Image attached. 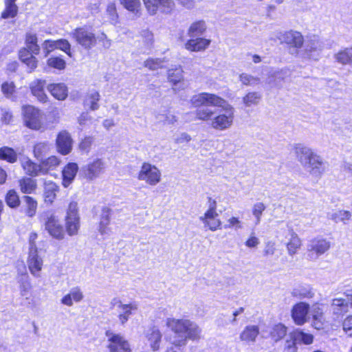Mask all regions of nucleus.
<instances>
[{
	"label": "nucleus",
	"mask_w": 352,
	"mask_h": 352,
	"mask_svg": "<svg viewBox=\"0 0 352 352\" xmlns=\"http://www.w3.org/2000/svg\"><path fill=\"white\" fill-rule=\"evenodd\" d=\"M287 333V327L283 324H277L274 326L272 331L271 336L276 341L282 339Z\"/></svg>",
	"instance_id": "obj_51"
},
{
	"label": "nucleus",
	"mask_w": 352,
	"mask_h": 352,
	"mask_svg": "<svg viewBox=\"0 0 352 352\" xmlns=\"http://www.w3.org/2000/svg\"><path fill=\"white\" fill-rule=\"evenodd\" d=\"M280 39L281 43H286L296 50L302 47L304 43V38L302 34L294 30L284 32Z\"/></svg>",
	"instance_id": "obj_17"
},
{
	"label": "nucleus",
	"mask_w": 352,
	"mask_h": 352,
	"mask_svg": "<svg viewBox=\"0 0 352 352\" xmlns=\"http://www.w3.org/2000/svg\"><path fill=\"white\" fill-rule=\"evenodd\" d=\"M322 48V42L317 36H314L307 43L305 54L309 58L316 60L318 59Z\"/></svg>",
	"instance_id": "obj_19"
},
{
	"label": "nucleus",
	"mask_w": 352,
	"mask_h": 352,
	"mask_svg": "<svg viewBox=\"0 0 352 352\" xmlns=\"http://www.w3.org/2000/svg\"><path fill=\"white\" fill-rule=\"evenodd\" d=\"M65 228L67 234L70 236H76L78 234L80 228V221L78 204L76 201H71L68 206L65 217Z\"/></svg>",
	"instance_id": "obj_4"
},
{
	"label": "nucleus",
	"mask_w": 352,
	"mask_h": 352,
	"mask_svg": "<svg viewBox=\"0 0 352 352\" xmlns=\"http://www.w3.org/2000/svg\"><path fill=\"white\" fill-rule=\"evenodd\" d=\"M47 89L52 96L58 100H65L68 96V88L62 82L50 84Z\"/></svg>",
	"instance_id": "obj_26"
},
{
	"label": "nucleus",
	"mask_w": 352,
	"mask_h": 352,
	"mask_svg": "<svg viewBox=\"0 0 352 352\" xmlns=\"http://www.w3.org/2000/svg\"><path fill=\"white\" fill-rule=\"evenodd\" d=\"M50 150V145L48 142H40L34 146V155L36 158L39 159L46 155Z\"/></svg>",
	"instance_id": "obj_45"
},
{
	"label": "nucleus",
	"mask_w": 352,
	"mask_h": 352,
	"mask_svg": "<svg viewBox=\"0 0 352 352\" xmlns=\"http://www.w3.org/2000/svg\"><path fill=\"white\" fill-rule=\"evenodd\" d=\"M94 138L92 136L85 137L79 144L80 149L86 153L89 152L94 142Z\"/></svg>",
	"instance_id": "obj_59"
},
{
	"label": "nucleus",
	"mask_w": 352,
	"mask_h": 352,
	"mask_svg": "<svg viewBox=\"0 0 352 352\" xmlns=\"http://www.w3.org/2000/svg\"><path fill=\"white\" fill-rule=\"evenodd\" d=\"M121 3L129 11L136 14L139 13L141 8L140 0H122Z\"/></svg>",
	"instance_id": "obj_52"
},
{
	"label": "nucleus",
	"mask_w": 352,
	"mask_h": 352,
	"mask_svg": "<svg viewBox=\"0 0 352 352\" xmlns=\"http://www.w3.org/2000/svg\"><path fill=\"white\" fill-rule=\"evenodd\" d=\"M106 336L107 346L110 352H131L129 342L121 334L107 331Z\"/></svg>",
	"instance_id": "obj_7"
},
{
	"label": "nucleus",
	"mask_w": 352,
	"mask_h": 352,
	"mask_svg": "<svg viewBox=\"0 0 352 352\" xmlns=\"http://www.w3.org/2000/svg\"><path fill=\"white\" fill-rule=\"evenodd\" d=\"M0 159L14 163L16 161L17 155L12 148L5 146L0 148Z\"/></svg>",
	"instance_id": "obj_48"
},
{
	"label": "nucleus",
	"mask_w": 352,
	"mask_h": 352,
	"mask_svg": "<svg viewBox=\"0 0 352 352\" xmlns=\"http://www.w3.org/2000/svg\"><path fill=\"white\" fill-rule=\"evenodd\" d=\"M1 91L6 98H10L15 92V85L13 82H5L1 85Z\"/></svg>",
	"instance_id": "obj_56"
},
{
	"label": "nucleus",
	"mask_w": 352,
	"mask_h": 352,
	"mask_svg": "<svg viewBox=\"0 0 352 352\" xmlns=\"http://www.w3.org/2000/svg\"><path fill=\"white\" fill-rule=\"evenodd\" d=\"M40 220L45 230L53 238L63 240L65 237L64 228L57 216L51 211H46L40 215Z\"/></svg>",
	"instance_id": "obj_2"
},
{
	"label": "nucleus",
	"mask_w": 352,
	"mask_h": 352,
	"mask_svg": "<svg viewBox=\"0 0 352 352\" xmlns=\"http://www.w3.org/2000/svg\"><path fill=\"white\" fill-rule=\"evenodd\" d=\"M84 298V295L81 289L78 287L72 288L69 293L63 296L61 299V303L68 307H72L74 302H79Z\"/></svg>",
	"instance_id": "obj_28"
},
{
	"label": "nucleus",
	"mask_w": 352,
	"mask_h": 352,
	"mask_svg": "<svg viewBox=\"0 0 352 352\" xmlns=\"http://www.w3.org/2000/svg\"><path fill=\"white\" fill-rule=\"evenodd\" d=\"M206 30V25L204 21H197L192 23L188 30L190 37H195L202 35Z\"/></svg>",
	"instance_id": "obj_39"
},
{
	"label": "nucleus",
	"mask_w": 352,
	"mask_h": 352,
	"mask_svg": "<svg viewBox=\"0 0 352 352\" xmlns=\"http://www.w3.org/2000/svg\"><path fill=\"white\" fill-rule=\"evenodd\" d=\"M276 251V243L274 241H267L263 249L264 256H273Z\"/></svg>",
	"instance_id": "obj_61"
},
{
	"label": "nucleus",
	"mask_w": 352,
	"mask_h": 352,
	"mask_svg": "<svg viewBox=\"0 0 352 352\" xmlns=\"http://www.w3.org/2000/svg\"><path fill=\"white\" fill-rule=\"evenodd\" d=\"M56 49H59L65 52L70 56V44L66 39H59L55 41Z\"/></svg>",
	"instance_id": "obj_60"
},
{
	"label": "nucleus",
	"mask_w": 352,
	"mask_h": 352,
	"mask_svg": "<svg viewBox=\"0 0 352 352\" xmlns=\"http://www.w3.org/2000/svg\"><path fill=\"white\" fill-rule=\"evenodd\" d=\"M330 247V241L323 238L317 237L309 242L307 251L311 256L318 257L328 251Z\"/></svg>",
	"instance_id": "obj_13"
},
{
	"label": "nucleus",
	"mask_w": 352,
	"mask_h": 352,
	"mask_svg": "<svg viewBox=\"0 0 352 352\" xmlns=\"http://www.w3.org/2000/svg\"><path fill=\"white\" fill-rule=\"evenodd\" d=\"M210 40L204 38L190 39L185 44L186 49L192 52H199L206 50L210 45Z\"/></svg>",
	"instance_id": "obj_30"
},
{
	"label": "nucleus",
	"mask_w": 352,
	"mask_h": 352,
	"mask_svg": "<svg viewBox=\"0 0 352 352\" xmlns=\"http://www.w3.org/2000/svg\"><path fill=\"white\" fill-rule=\"evenodd\" d=\"M23 116L25 125L32 130L44 129L43 113L38 109L32 105L23 107Z\"/></svg>",
	"instance_id": "obj_3"
},
{
	"label": "nucleus",
	"mask_w": 352,
	"mask_h": 352,
	"mask_svg": "<svg viewBox=\"0 0 352 352\" xmlns=\"http://www.w3.org/2000/svg\"><path fill=\"white\" fill-rule=\"evenodd\" d=\"M21 191L24 194H30L36 188V180L30 177H23L19 180Z\"/></svg>",
	"instance_id": "obj_37"
},
{
	"label": "nucleus",
	"mask_w": 352,
	"mask_h": 352,
	"mask_svg": "<svg viewBox=\"0 0 352 352\" xmlns=\"http://www.w3.org/2000/svg\"><path fill=\"white\" fill-rule=\"evenodd\" d=\"M78 170V166L76 163H68L62 170V184L65 188H67L74 180Z\"/></svg>",
	"instance_id": "obj_22"
},
{
	"label": "nucleus",
	"mask_w": 352,
	"mask_h": 352,
	"mask_svg": "<svg viewBox=\"0 0 352 352\" xmlns=\"http://www.w3.org/2000/svg\"><path fill=\"white\" fill-rule=\"evenodd\" d=\"M329 217L336 223L340 221L345 223L351 219V214L347 210H336L329 213Z\"/></svg>",
	"instance_id": "obj_47"
},
{
	"label": "nucleus",
	"mask_w": 352,
	"mask_h": 352,
	"mask_svg": "<svg viewBox=\"0 0 352 352\" xmlns=\"http://www.w3.org/2000/svg\"><path fill=\"white\" fill-rule=\"evenodd\" d=\"M183 72L180 67L170 69L167 72L168 82L170 83L175 93L184 90L186 87Z\"/></svg>",
	"instance_id": "obj_14"
},
{
	"label": "nucleus",
	"mask_w": 352,
	"mask_h": 352,
	"mask_svg": "<svg viewBox=\"0 0 352 352\" xmlns=\"http://www.w3.org/2000/svg\"><path fill=\"white\" fill-rule=\"evenodd\" d=\"M145 337L153 351H157L160 349L162 333L155 327L148 329L145 333Z\"/></svg>",
	"instance_id": "obj_25"
},
{
	"label": "nucleus",
	"mask_w": 352,
	"mask_h": 352,
	"mask_svg": "<svg viewBox=\"0 0 352 352\" xmlns=\"http://www.w3.org/2000/svg\"><path fill=\"white\" fill-rule=\"evenodd\" d=\"M309 305L300 302L294 305L291 311L292 318L297 325H303L309 320Z\"/></svg>",
	"instance_id": "obj_11"
},
{
	"label": "nucleus",
	"mask_w": 352,
	"mask_h": 352,
	"mask_svg": "<svg viewBox=\"0 0 352 352\" xmlns=\"http://www.w3.org/2000/svg\"><path fill=\"white\" fill-rule=\"evenodd\" d=\"M342 327L346 335L352 337V315H349L344 319Z\"/></svg>",
	"instance_id": "obj_57"
},
{
	"label": "nucleus",
	"mask_w": 352,
	"mask_h": 352,
	"mask_svg": "<svg viewBox=\"0 0 352 352\" xmlns=\"http://www.w3.org/2000/svg\"><path fill=\"white\" fill-rule=\"evenodd\" d=\"M5 199L7 205L12 208H17L20 205L19 197L14 190H10Z\"/></svg>",
	"instance_id": "obj_50"
},
{
	"label": "nucleus",
	"mask_w": 352,
	"mask_h": 352,
	"mask_svg": "<svg viewBox=\"0 0 352 352\" xmlns=\"http://www.w3.org/2000/svg\"><path fill=\"white\" fill-rule=\"evenodd\" d=\"M266 206L262 202H257L253 205L252 207V214L256 218L255 223L256 225L259 224L261 219V216L263 214V211L265 210Z\"/></svg>",
	"instance_id": "obj_55"
},
{
	"label": "nucleus",
	"mask_w": 352,
	"mask_h": 352,
	"mask_svg": "<svg viewBox=\"0 0 352 352\" xmlns=\"http://www.w3.org/2000/svg\"><path fill=\"white\" fill-rule=\"evenodd\" d=\"M298 343H303L305 344H310L313 342L314 336L312 334L305 333L300 329H296L289 335Z\"/></svg>",
	"instance_id": "obj_36"
},
{
	"label": "nucleus",
	"mask_w": 352,
	"mask_h": 352,
	"mask_svg": "<svg viewBox=\"0 0 352 352\" xmlns=\"http://www.w3.org/2000/svg\"><path fill=\"white\" fill-rule=\"evenodd\" d=\"M163 61L160 59L148 58L144 61V66L150 70H156L162 67Z\"/></svg>",
	"instance_id": "obj_58"
},
{
	"label": "nucleus",
	"mask_w": 352,
	"mask_h": 352,
	"mask_svg": "<svg viewBox=\"0 0 352 352\" xmlns=\"http://www.w3.org/2000/svg\"><path fill=\"white\" fill-rule=\"evenodd\" d=\"M314 294L309 286L298 285L292 292V296L298 298H311Z\"/></svg>",
	"instance_id": "obj_44"
},
{
	"label": "nucleus",
	"mask_w": 352,
	"mask_h": 352,
	"mask_svg": "<svg viewBox=\"0 0 352 352\" xmlns=\"http://www.w3.org/2000/svg\"><path fill=\"white\" fill-rule=\"evenodd\" d=\"M16 0H5L6 8L1 14L3 19L14 17L18 11V8L15 4Z\"/></svg>",
	"instance_id": "obj_43"
},
{
	"label": "nucleus",
	"mask_w": 352,
	"mask_h": 352,
	"mask_svg": "<svg viewBox=\"0 0 352 352\" xmlns=\"http://www.w3.org/2000/svg\"><path fill=\"white\" fill-rule=\"evenodd\" d=\"M72 36L77 43L85 49H91L97 41V38L93 32L82 28H76L72 32Z\"/></svg>",
	"instance_id": "obj_10"
},
{
	"label": "nucleus",
	"mask_w": 352,
	"mask_h": 352,
	"mask_svg": "<svg viewBox=\"0 0 352 352\" xmlns=\"http://www.w3.org/2000/svg\"><path fill=\"white\" fill-rule=\"evenodd\" d=\"M217 216V201L211 197H208V209L203 216L199 217V220L202 222H206L210 219H216Z\"/></svg>",
	"instance_id": "obj_35"
},
{
	"label": "nucleus",
	"mask_w": 352,
	"mask_h": 352,
	"mask_svg": "<svg viewBox=\"0 0 352 352\" xmlns=\"http://www.w3.org/2000/svg\"><path fill=\"white\" fill-rule=\"evenodd\" d=\"M309 169L311 175L315 177H320L325 171V164L322 157L316 153L312 155L309 161L307 162V166H304Z\"/></svg>",
	"instance_id": "obj_18"
},
{
	"label": "nucleus",
	"mask_w": 352,
	"mask_h": 352,
	"mask_svg": "<svg viewBox=\"0 0 352 352\" xmlns=\"http://www.w3.org/2000/svg\"><path fill=\"white\" fill-rule=\"evenodd\" d=\"M290 239L286 244L287 253L289 256H294L297 253L302 245L301 239L298 235L293 230L289 232Z\"/></svg>",
	"instance_id": "obj_31"
},
{
	"label": "nucleus",
	"mask_w": 352,
	"mask_h": 352,
	"mask_svg": "<svg viewBox=\"0 0 352 352\" xmlns=\"http://www.w3.org/2000/svg\"><path fill=\"white\" fill-rule=\"evenodd\" d=\"M239 80L245 86H254L260 82V78L250 74L243 73L239 76Z\"/></svg>",
	"instance_id": "obj_53"
},
{
	"label": "nucleus",
	"mask_w": 352,
	"mask_h": 352,
	"mask_svg": "<svg viewBox=\"0 0 352 352\" xmlns=\"http://www.w3.org/2000/svg\"><path fill=\"white\" fill-rule=\"evenodd\" d=\"M18 283H19V290L21 295L23 296L27 295L32 288L31 283L28 274H25L19 278Z\"/></svg>",
	"instance_id": "obj_49"
},
{
	"label": "nucleus",
	"mask_w": 352,
	"mask_h": 352,
	"mask_svg": "<svg viewBox=\"0 0 352 352\" xmlns=\"http://www.w3.org/2000/svg\"><path fill=\"white\" fill-rule=\"evenodd\" d=\"M100 99V95L97 91H91L87 94L84 100V106L88 107L90 110L96 111L100 107L99 100Z\"/></svg>",
	"instance_id": "obj_32"
},
{
	"label": "nucleus",
	"mask_w": 352,
	"mask_h": 352,
	"mask_svg": "<svg viewBox=\"0 0 352 352\" xmlns=\"http://www.w3.org/2000/svg\"><path fill=\"white\" fill-rule=\"evenodd\" d=\"M60 164V160L55 155L43 160L41 162L43 175L47 174L51 170L56 169Z\"/></svg>",
	"instance_id": "obj_34"
},
{
	"label": "nucleus",
	"mask_w": 352,
	"mask_h": 352,
	"mask_svg": "<svg viewBox=\"0 0 352 352\" xmlns=\"http://www.w3.org/2000/svg\"><path fill=\"white\" fill-rule=\"evenodd\" d=\"M59 186L54 182L45 181L43 186V198L47 205H52L56 198Z\"/></svg>",
	"instance_id": "obj_24"
},
{
	"label": "nucleus",
	"mask_w": 352,
	"mask_h": 352,
	"mask_svg": "<svg viewBox=\"0 0 352 352\" xmlns=\"http://www.w3.org/2000/svg\"><path fill=\"white\" fill-rule=\"evenodd\" d=\"M201 330L197 324L193 322H189L188 329L185 336H182L180 338H175L171 341L172 344L177 346H184L186 343V340H197L200 338Z\"/></svg>",
	"instance_id": "obj_15"
},
{
	"label": "nucleus",
	"mask_w": 352,
	"mask_h": 352,
	"mask_svg": "<svg viewBox=\"0 0 352 352\" xmlns=\"http://www.w3.org/2000/svg\"><path fill=\"white\" fill-rule=\"evenodd\" d=\"M47 65L52 68L63 70L65 68L66 63L60 57H50L47 60Z\"/></svg>",
	"instance_id": "obj_54"
},
{
	"label": "nucleus",
	"mask_w": 352,
	"mask_h": 352,
	"mask_svg": "<svg viewBox=\"0 0 352 352\" xmlns=\"http://www.w3.org/2000/svg\"><path fill=\"white\" fill-rule=\"evenodd\" d=\"M190 320L187 319H175L168 318L166 320V326L170 328L175 334L179 335V338L183 334H186Z\"/></svg>",
	"instance_id": "obj_20"
},
{
	"label": "nucleus",
	"mask_w": 352,
	"mask_h": 352,
	"mask_svg": "<svg viewBox=\"0 0 352 352\" xmlns=\"http://www.w3.org/2000/svg\"><path fill=\"white\" fill-rule=\"evenodd\" d=\"M137 179L149 186H155L161 182L162 173L155 165L144 162L138 173Z\"/></svg>",
	"instance_id": "obj_5"
},
{
	"label": "nucleus",
	"mask_w": 352,
	"mask_h": 352,
	"mask_svg": "<svg viewBox=\"0 0 352 352\" xmlns=\"http://www.w3.org/2000/svg\"><path fill=\"white\" fill-rule=\"evenodd\" d=\"M331 309L334 315L340 316L348 311L349 303L344 298H334L331 302Z\"/></svg>",
	"instance_id": "obj_33"
},
{
	"label": "nucleus",
	"mask_w": 352,
	"mask_h": 352,
	"mask_svg": "<svg viewBox=\"0 0 352 352\" xmlns=\"http://www.w3.org/2000/svg\"><path fill=\"white\" fill-rule=\"evenodd\" d=\"M21 166L25 173L32 177H36L43 175L41 165L32 162L28 157L21 160Z\"/></svg>",
	"instance_id": "obj_27"
},
{
	"label": "nucleus",
	"mask_w": 352,
	"mask_h": 352,
	"mask_svg": "<svg viewBox=\"0 0 352 352\" xmlns=\"http://www.w3.org/2000/svg\"><path fill=\"white\" fill-rule=\"evenodd\" d=\"M45 81L41 79H36L30 84V89L32 94L35 96L37 100L43 103L47 102L48 97L44 91Z\"/></svg>",
	"instance_id": "obj_23"
},
{
	"label": "nucleus",
	"mask_w": 352,
	"mask_h": 352,
	"mask_svg": "<svg viewBox=\"0 0 352 352\" xmlns=\"http://www.w3.org/2000/svg\"><path fill=\"white\" fill-rule=\"evenodd\" d=\"M294 151L296 158L303 166H307V162L315 153L311 148L301 144H296Z\"/></svg>",
	"instance_id": "obj_21"
},
{
	"label": "nucleus",
	"mask_w": 352,
	"mask_h": 352,
	"mask_svg": "<svg viewBox=\"0 0 352 352\" xmlns=\"http://www.w3.org/2000/svg\"><path fill=\"white\" fill-rule=\"evenodd\" d=\"M105 162L100 158H96L81 169L83 177L89 180L93 181L99 177L105 170Z\"/></svg>",
	"instance_id": "obj_8"
},
{
	"label": "nucleus",
	"mask_w": 352,
	"mask_h": 352,
	"mask_svg": "<svg viewBox=\"0 0 352 352\" xmlns=\"http://www.w3.org/2000/svg\"><path fill=\"white\" fill-rule=\"evenodd\" d=\"M261 99V94L256 91H250L243 97V103L245 107L257 105Z\"/></svg>",
	"instance_id": "obj_42"
},
{
	"label": "nucleus",
	"mask_w": 352,
	"mask_h": 352,
	"mask_svg": "<svg viewBox=\"0 0 352 352\" xmlns=\"http://www.w3.org/2000/svg\"><path fill=\"white\" fill-rule=\"evenodd\" d=\"M147 11L155 14L157 11L169 13L175 7L174 0H143Z\"/></svg>",
	"instance_id": "obj_9"
},
{
	"label": "nucleus",
	"mask_w": 352,
	"mask_h": 352,
	"mask_svg": "<svg viewBox=\"0 0 352 352\" xmlns=\"http://www.w3.org/2000/svg\"><path fill=\"white\" fill-rule=\"evenodd\" d=\"M111 309H116V316L119 323L124 326L128 322L133 311L138 309L135 303L124 304L118 298H113L110 302Z\"/></svg>",
	"instance_id": "obj_6"
},
{
	"label": "nucleus",
	"mask_w": 352,
	"mask_h": 352,
	"mask_svg": "<svg viewBox=\"0 0 352 352\" xmlns=\"http://www.w3.org/2000/svg\"><path fill=\"white\" fill-rule=\"evenodd\" d=\"M42 48L45 53V56L47 57L50 52L56 49L55 41L46 40L42 44Z\"/></svg>",
	"instance_id": "obj_62"
},
{
	"label": "nucleus",
	"mask_w": 352,
	"mask_h": 352,
	"mask_svg": "<svg viewBox=\"0 0 352 352\" xmlns=\"http://www.w3.org/2000/svg\"><path fill=\"white\" fill-rule=\"evenodd\" d=\"M190 102L195 107L196 118L209 123L216 131L230 129L235 119V109L224 98L208 92L194 95Z\"/></svg>",
	"instance_id": "obj_1"
},
{
	"label": "nucleus",
	"mask_w": 352,
	"mask_h": 352,
	"mask_svg": "<svg viewBox=\"0 0 352 352\" xmlns=\"http://www.w3.org/2000/svg\"><path fill=\"white\" fill-rule=\"evenodd\" d=\"M56 147L58 153L66 155L72 152L73 140L69 132L65 130L60 131L56 139Z\"/></svg>",
	"instance_id": "obj_12"
},
{
	"label": "nucleus",
	"mask_w": 352,
	"mask_h": 352,
	"mask_svg": "<svg viewBox=\"0 0 352 352\" xmlns=\"http://www.w3.org/2000/svg\"><path fill=\"white\" fill-rule=\"evenodd\" d=\"M25 48L32 54L37 55L40 52V47L37 44V36L35 34L28 33L25 36Z\"/></svg>",
	"instance_id": "obj_40"
},
{
	"label": "nucleus",
	"mask_w": 352,
	"mask_h": 352,
	"mask_svg": "<svg viewBox=\"0 0 352 352\" xmlns=\"http://www.w3.org/2000/svg\"><path fill=\"white\" fill-rule=\"evenodd\" d=\"M27 264L31 274L35 278L41 276L43 260L36 252H29Z\"/></svg>",
	"instance_id": "obj_16"
},
{
	"label": "nucleus",
	"mask_w": 352,
	"mask_h": 352,
	"mask_svg": "<svg viewBox=\"0 0 352 352\" xmlns=\"http://www.w3.org/2000/svg\"><path fill=\"white\" fill-rule=\"evenodd\" d=\"M259 243V239L256 236L254 232H252L248 239L245 242V246L249 248H256Z\"/></svg>",
	"instance_id": "obj_63"
},
{
	"label": "nucleus",
	"mask_w": 352,
	"mask_h": 352,
	"mask_svg": "<svg viewBox=\"0 0 352 352\" xmlns=\"http://www.w3.org/2000/svg\"><path fill=\"white\" fill-rule=\"evenodd\" d=\"M334 57L340 64L352 65V47L340 50L334 55Z\"/></svg>",
	"instance_id": "obj_38"
},
{
	"label": "nucleus",
	"mask_w": 352,
	"mask_h": 352,
	"mask_svg": "<svg viewBox=\"0 0 352 352\" xmlns=\"http://www.w3.org/2000/svg\"><path fill=\"white\" fill-rule=\"evenodd\" d=\"M259 334V328L256 325H248L240 333L239 338L241 341L247 343L256 342Z\"/></svg>",
	"instance_id": "obj_29"
},
{
	"label": "nucleus",
	"mask_w": 352,
	"mask_h": 352,
	"mask_svg": "<svg viewBox=\"0 0 352 352\" xmlns=\"http://www.w3.org/2000/svg\"><path fill=\"white\" fill-rule=\"evenodd\" d=\"M110 223V217L109 212H104L100 218V221L98 227V232L102 235L109 234L111 232V230L109 228Z\"/></svg>",
	"instance_id": "obj_46"
},
{
	"label": "nucleus",
	"mask_w": 352,
	"mask_h": 352,
	"mask_svg": "<svg viewBox=\"0 0 352 352\" xmlns=\"http://www.w3.org/2000/svg\"><path fill=\"white\" fill-rule=\"evenodd\" d=\"M203 223L205 226L208 227L211 231H215L221 228V221L218 219H210L208 221Z\"/></svg>",
	"instance_id": "obj_64"
},
{
	"label": "nucleus",
	"mask_w": 352,
	"mask_h": 352,
	"mask_svg": "<svg viewBox=\"0 0 352 352\" xmlns=\"http://www.w3.org/2000/svg\"><path fill=\"white\" fill-rule=\"evenodd\" d=\"M23 200L25 207L24 210L25 214L28 217H33L36 213L37 201L32 197L27 195L23 197Z\"/></svg>",
	"instance_id": "obj_41"
}]
</instances>
